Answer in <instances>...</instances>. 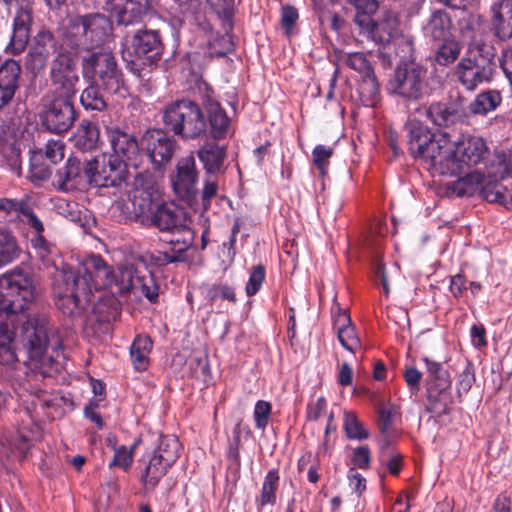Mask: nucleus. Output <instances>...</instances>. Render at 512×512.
Segmentation results:
<instances>
[{"label":"nucleus","mask_w":512,"mask_h":512,"mask_svg":"<svg viewBox=\"0 0 512 512\" xmlns=\"http://www.w3.org/2000/svg\"><path fill=\"white\" fill-rule=\"evenodd\" d=\"M115 279L113 268L99 255L86 258L78 270L63 265L52 275L55 304L66 316H81L90 302L92 291L112 286Z\"/></svg>","instance_id":"1"},{"label":"nucleus","mask_w":512,"mask_h":512,"mask_svg":"<svg viewBox=\"0 0 512 512\" xmlns=\"http://www.w3.org/2000/svg\"><path fill=\"white\" fill-rule=\"evenodd\" d=\"M405 128L409 151L414 157L421 159L433 173L458 175L456 144L447 133H432L427 126L417 121H410Z\"/></svg>","instance_id":"2"},{"label":"nucleus","mask_w":512,"mask_h":512,"mask_svg":"<svg viewBox=\"0 0 512 512\" xmlns=\"http://www.w3.org/2000/svg\"><path fill=\"white\" fill-rule=\"evenodd\" d=\"M166 129L183 139H196L206 134V115L200 106L190 100L169 104L163 111Z\"/></svg>","instance_id":"3"},{"label":"nucleus","mask_w":512,"mask_h":512,"mask_svg":"<svg viewBox=\"0 0 512 512\" xmlns=\"http://www.w3.org/2000/svg\"><path fill=\"white\" fill-rule=\"evenodd\" d=\"M49 321L45 316L33 315L23 323L21 339L28 350L31 359H39L40 369L43 375H51L58 371L52 356H45L49 344Z\"/></svg>","instance_id":"4"},{"label":"nucleus","mask_w":512,"mask_h":512,"mask_svg":"<svg viewBox=\"0 0 512 512\" xmlns=\"http://www.w3.org/2000/svg\"><path fill=\"white\" fill-rule=\"evenodd\" d=\"M427 86V69L414 61H402L395 68L387 89L404 100L417 101L424 96Z\"/></svg>","instance_id":"5"},{"label":"nucleus","mask_w":512,"mask_h":512,"mask_svg":"<svg viewBox=\"0 0 512 512\" xmlns=\"http://www.w3.org/2000/svg\"><path fill=\"white\" fill-rule=\"evenodd\" d=\"M82 74L91 82L100 83L105 90L117 93L122 85V74L113 53L100 49L82 58Z\"/></svg>","instance_id":"6"},{"label":"nucleus","mask_w":512,"mask_h":512,"mask_svg":"<svg viewBox=\"0 0 512 512\" xmlns=\"http://www.w3.org/2000/svg\"><path fill=\"white\" fill-rule=\"evenodd\" d=\"M90 185L122 190L128 186V164L117 156L102 154L88 160Z\"/></svg>","instance_id":"7"},{"label":"nucleus","mask_w":512,"mask_h":512,"mask_svg":"<svg viewBox=\"0 0 512 512\" xmlns=\"http://www.w3.org/2000/svg\"><path fill=\"white\" fill-rule=\"evenodd\" d=\"M171 184L175 194L189 206L196 203L199 195L198 180L199 171L193 154L181 157L170 176Z\"/></svg>","instance_id":"8"},{"label":"nucleus","mask_w":512,"mask_h":512,"mask_svg":"<svg viewBox=\"0 0 512 512\" xmlns=\"http://www.w3.org/2000/svg\"><path fill=\"white\" fill-rule=\"evenodd\" d=\"M41 119L43 126L50 132H67L77 119L74 100L44 97Z\"/></svg>","instance_id":"9"},{"label":"nucleus","mask_w":512,"mask_h":512,"mask_svg":"<svg viewBox=\"0 0 512 512\" xmlns=\"http://www.w3.org/2000/svg\"><path fill=\"white\" fill-rule=\"evenodd\" d=\"M359 33L377 45L389 44L400 33L398 15L392 10H384L377 20L360 18Z\"/></svg>","instance_id":"10"},{"label":"nucleus","mask_w":512,"mask_h":512,"mask_svg":"<svg viewBox=\"0 0 512 512\" xmlns=\"http://www.w3.org/2000/svg\"><path fill=\"white\" fill-rule=\"evenodd\" d=\"M146 227H155L161 232H170L172 229H181L184 244L191 241L190 221L185 213L171 204L159 202L148 220Z\"/></svg>","instance_id":"11"},{"label":"nucleus","mask_w":512,"mask_h":512,"mask_svg":"<svg viewBox=\"0 0 512 512\" xmlns=\"http://www.w3.org/2000/svg\"><path fill=\"white\" fill-rule=\"evenodd\" d=\"M141 146L155 168L167 164L177 147V142L161 129L147 130L141 138Z\"/></svg>","instance_id":"12"},{"label":"nucleus","mask_w":512,"mask_h":512,"mask_svg":"<svg viewBox=\"0 0 512 512\" xmlns=\"http://www.w3.org/2000/svg\"><path fill=\"white\" fill-rule=\"evenodd\" d=\"M72 25L78 33H82L84 44L88 48L98 47L104 43L112 31L111 21L101 14L77 17L73 20Z\"/></svg>","instance_id":"13"},{"label":"nucleus","mask_w":512,"mask_h":512,"mask_svg":"<svg viewBox=\"0 0 512 512\" xmlns=\"http://www.w3.org/2000/svg\"><path fill=\"white\" fill-rule=\"evenodd\" d=\"M106 133L113 150V154L108 155L117 156L137 168L141 153L136 137L118 126L107 127Z\"/></svg>","instance_id":"14"},{"label":"nucleus","mask_w":512,"mask_h":512,"mask_svg":"<svg viewBox=\"0 0 512 512\" xmlns=\"http://www.w3.org/2000/svg\"><path fill=\"white\" fill-rule=\"evenodd\" d=\"M90 185L88 160L83 164L77 158H69L66 164L57 170L54 186L60 191H73Z\"/></svg>","instance_id":"15"},{"label":"nucleus","mask_w":512,"mask_h":512,"mask_svg":"<svg viewBox=\"0 0 512 512\" xmlns=\"http://www.w3.org/2000/svg\"><path fill=\"white\" fill-rule=\"evenodd\" d=\"M134 55L143 65H155L161 58L163 45L156 30H137L131 40Z\"/></svg>","instance_id":"16"},{"label":"nucleus","mask_w":512,"mask_h":512,"mask_svg":"<svg viewBox=\"0 0 512 512\" xmlns=\"http://www.w3.org/2000/svg\"><path fill=\"white\" fill-rule=\"evenodd\" d=\"M13 221H22L34 228L37 233H41L44 230L42 222L34 214L27 199L1 198L0 224Z\"/></svg>","instance_id":"17"},{"label":"nucleus","mask_w":512,"mask_h":512,"mask_svg":"<svg viewBox=\"0 0 512 512\" xmlns=\"http://www.w3.org/2000/svg\"><path fill=\"white\" fill-rule=\"evenodd\" d=\"M106 5L120 26L140 24L149 9V0H107Z\"/></svg>","instance_id":"18"},{"label":"nucleus","mask_w":512,"mask_h":512,"mask_svg":"<svg viewBox=\"0 0 512 512\" xmlns=\"http://www.w3.org/2000/svg\"><path fill=\"white\" fill-rule=\"evenodd\" d=\"M57 49V42L49 30H40L33 38L29 53L26 56V67L33 71L42 70L50 55Z\"/></svg>","instance_id":"19"},{"label":"nucleus","mask_w":512,"mask_h":512,"mask_svg":"<svg viewBox=\"0 0 512 512\" xmlns=\"http://www.w3.org/2000/svg\"><path fill=\"white\" fill-rule=\"evenodd\" d=\"M455 144L457 148L455 161L458 164V175L482 162L488 152L484 139L477 136L463 138Z\"/></svg>","instance_id":"20"},{"label":"nucleus","mask_w":512,"mask_h":512,"mask_svg":"<svg viewBox=\"0 0 512 512\" xmlns=\"http://www.w3.org/2000/svg\"><path fill=\"white\" fill-rule=\"evenodd\" d=\"M493 68L463 57L456 66L455 74L460 84L468 91H474L479 85L490 82Z\"/></svg>","instance_id":"21"},{"label":"nucleus","mask_w":512,"mask_h":512,"mask_svg":"<svg viewBox=\"0 0 512 512\" xmlns=\"http://www.w3.org/2000/svg\"><path fill=\"white\" fill-rule=\"evenodd\" d=\"M22 69L13 59L0 64V110L6 107L20 88Z\"/></svg>","instance_id":"22"},{"label":"nucleus","mask_w":512,"mask_h":512,"mask_svg":"<svg viewBox=\"0 0 512 512\" xmlns=\"http://www.w3.org/2000/svg\"><path fill=\"white\" fill-rule=\"evenodd\" d=\"M460 25L461 34L464 37L471 38L465 57L494 69V58L496 55L494 48L482 40L476 39L474 35H472L473 26L470 19L464 18Z\"/></svg>","instance_id":"23"},{"label":"nucleus","mask_w":512,"mask_h":512,"mask_svg":"<svg viewBox=\"0 0 512 512\" xmlns=\"http://www.w3.org/2000/svg\"><path fill=\"white\" fill-rule=\"evenodd\" d=\"M492 30L500 40L512 37V0H500L491 7Z\"/></svg>","instance_id":"24"},{"label":"nucleus","mask_w":512,"mask_h":512,"mask_svg":"<svg viewBox=\"0 0 512 512\" xmlns=\"http://www.w3.org/2000/svg\"><path fill=\"white\" fill-rule=\"evenodd\" d=\"M427 115L437 126H450L462 123L467 118L464 109L457 103H433L429 106Z\"/></svg>","instance_id":"25"},{"label":"nucleus","mask_w":512,"mask_h":512,"mask_svg":"<svg viewBox=\"0 0 512 512\" xmlns=\"http://www.w3.org/2000/svg\"><path fill=\"white\" fill-rule=\"evenodd\" d=\"M453 29L451 16L445 11L436 10L427 21L424 34L429 40L436 43L452 38Z\"/></svg>","instance_id":"26"},{"label":"nucleus","mask_w":512,"mask_h":512,"mask_svg":"<svg viewBox=\"0 0 512 512\" xmlns=\"http://www.w3.org/2000/svg\"><path fill=\"white\" fill-rule=\"evenodd\" d=\"M197 155L203 163L206 173L215 175L224 172V163L227 157L225 146H220L214 142H206L198 149Z\"/></svg>","instance_id":"27"},{"label":"nucleus","mask_w":512,"mask_h":512,"mask_svg":"<svg viewBox=\"0 0 512 512\" xmlns=\"http://www.w3.org/2000/svg\"><path fill=\"white\" fill-rule=\"evenodd\" d=\"M206 118L209 122V134L212 138L219 140L228 135L230 119L218 103L208 105Z\"/></svg>","instance_id":"28"},{"label":"nucleus","mask_w":512,"mask_h":512,"mask_svg":"<svg viewBox=\"0 0 512 512\" xmlns=\"http://www.w3.org/2000/svg\"><path fill=\"white\" fill-rule=\"evenodd\" d=\"M484 176L478 171L447 184V192L452 196L464 197L473 195L483 184Z\"/></svg>","instance_id":"29"},{"label":"nucleus","mask_w":512,"mask_h":512,"mask_svg":"<svg viewBox=\"0 0 512 512\" xmlns=\"http://www.w3.org/2000/svg\"><path fill=\"white\" fill-rule=\"evenodd\" d=\"M51 90L45 97L74 100L76 84L79 81L77 74L51 78Z\"/></svg>","instance_id":"30"},{"label":"nucleus","mask_w":512,"mask_h":512,"mask_svg":"<svg viewBox=\"0 0 512 512\" xmlns=\"http://www.w3.org/2000/svg\"><path fill=\"white\" fill-rule=\"evenodd\" d=\"M502 101V97L497 90H487L476 96L469 104V112L473 115H486L494 111Z\"/></svg>","instance_id":"31"},{"label":"nucleus","mask_w":512,"mask_h":512,"mask_svg":"<svg viewBox=\"0 0 512 512\" xmlns=\"http://www.w3.org/2000/svg\"><path fill=\"white\" fill-rule=\"evenodd\" d=\"M152 349V341L147 336H137L130 348V356L136 370L144 371L149 364L148 355Z\"/></svg>","instance_id":"32"},{"label":"nucleus","mask_w":512,"mask_h":512,"mask_svg":"<svg viewBox=\"0 0 512 512\" xmlns=\"http://www.w3.org/2000/svg\"><path fill=\"white\" fill-rule=\"evenodd\" d=\"M158 198L159 197L156 196L144 197V195L132 194V213L135 221L145 226L150 219L154 208H156V205L159 203Z\"/></svg>","instance_id":"33"},{"label":"nucleus","mask_w":512,"mask_h":512,"mask_svg":"<svg viewBox=\"0 0 512 512\" xmlns=\"http://www.w3.org/2000/svg\"><path fill=\"white\" fill-rule=\"evenodd\" d=\"M170 467L171 465H166L163 459L161 460L153 454L145 466L144 473L141 477L142 483L146 487L154 489L166 475Z\"/></svg>","instance_id":"34"},{"label":"nucleus","mask_w":512,"mask_h":512,"mask_svg":"<svg viewBox=\"0 0 512 512\" xmlns=\"http://www.w3.org/2000/svg\"><path fill=\"white\" fill-rule=\"evenodd\" d=\"M427 367V386L429 390L435 389L439 392L450 387V379L447 370L441 363L432 361L428 358L424 359Z\"/></svg>","instance_id":"35"},{"label":"nucleus","mask_w":512,"mask_h":512,"mask_svg":"<svg viewBox=\"0 0 512 512\" xmlns=\"http://www.w3.org/2000/svg\"><path fill=\"white\" fill-rule=\"evenodd\" d=\"M181 444L174 435L161 436L153 454L163 459L166 465H173L180 456Z\"/></svg>","instance_id":"36"},{"label":"nucleus","mask_w":512,"mask_h":512,"mask_svg":"<svg viewBox=\"0 0 512 512\" xmlns=\"http://www.w3.org/2000/svg\"><path fill=\"white\" fill-rule=\"evenodd\" d=\"M99 140V130L96 125L91 123H82L74 135L75 146L83 151H92L97 147Z\"/></svg>","instance_id":"37"},{"label":"nucleus","mask_w":512,"mask_h":512,"mask_svg":"<svg viewBox=\"0 0 512 512\" xmlns=\"http://www.w3.org/2000/svg\"><path fill=\"white\" fill-rule=\"evenodd\" d=\"M358 91L361 101L365 106H374L376 104L380 93V86L374 72L361 77Z\"/></svg>","instance_id":"38"},{"label":"nucleus","mask_w":512,"mask_h":512,"mask_svg":"<svg viewBox=\"0 0 512 512\" xmlns=\"http://www.w3.org/2000/svg\"><path fill=\"white\" fill-rule=\"evenodd\" d=\"M438 47L435 50V61L437 64L447 66L455 62L461 51L460 44L453 38L436 42Z\"/></svg>","instance_id":"39"},{"label":"nucleus","mask_w":512,"mask_h":512,"mask_svg":"<svg viewBox=\"0 0 512 512\" xmlns=\"http://www.w3.org/2000/svg\"><path fill=\"white\" fill-rule=\"evenodd\" d=\"M131 185L132 190L129 192L132 194L159 197V189L154 176L148 171L136 173Z\"/></svg>","instance_id":"40"},{"label":"nucleus","mask_w":512,"mask_h":512,"mask_svg":"<svg viewBox=\"0 0 512 512\" xmlns=\"http://www.w3.org/2000/svg\"><path fill=\"white\" fill-rule=\"evenodd\" d=\"M100 85V83L91 82L83 90L80 102L85 109L103 111L107 107V102L99 88Z\"/></svg>","instance_id":"41"},{"label":"nucleus","mask_w":512,"mask_h":512,"mask_svg":"<svg viewBox=\"0 0 512 512\" xmlns=\"http://www.w3.org/2000/svg\"><path fill=\"white\" fill-rule=\"evenodd\" d=\"M20 248L16 238L9 232L0 230V267L18 258Z\"/></svg>","instance_id":"42"},{"label":"nucleus","mask_w":512,"mask_h":512,"mask_svg":"<svg viewBox=\"0 0 512 512\" xmlns=\"http://www.w3.org/2000/svg\"><path fill=\"white\" fill-rule=\"evenodd\" d=\"M340 60L349 68L358 72L361 77L374 72L370 61L363 52L345 53L341 55Z\"/></svg>","instance_id":"43"},{"label":"nucleus","mask_w":512,"mask_h":512,"mask_svg":"<svg viewBox=\"0 0 512 512\" xmlns=\"http://www.w3.org/2000/svg\"><path fill=\"white\" fill-rule=\"evenodd\" d=\"M73 74H77L73 58L67 52L59 53L51 62L50 79Z\"/></svg>","instance_id":"44"},{"label":"nucleus","mask_w":512,"mask_h":512,"mask_svg":"<svg viewBox=\"0 0 512 512\" xmlns=\"http://www.w3.org/2000/svg\"><path fill=\"white\" fill-rule=\"evenodd\" d=\"M140 272L132 265H123L119 267L118 273H115L116 279L113 285L118 287L120 293H128L135 288L136 275Z\"/></svg>","instance_id":"45"},{"label":"nucleus","mask_w":512,"mask_h":512,"mask_svg":"<svg viewBox=\"0 0 512 512\" xmlns=\"http://www.w3.org/2000/svg\"><path fill=\"white\" fill-rule=\"evenodd\" d=\"M159 287L157 286L151 272L145 269L143 274L136 275L135 288L133 291H140L148 300L156 302Z\"/></svg>","instance_id":"46"},{"label":"nucleus","mask_w":512,"mask_h":512,"mask_svg":"<svg viewBox=\"0 0 512 512\" xmlns=\"http://www.w3.org/2000/svg\"><path fill=\"white\" fill-rule=\"evenodd\" d=\"M279 476L276 470L267 473L259 499V506L273 505L276 502V490L278 488Z\"/></svg>","instance_id":"47"},{"label":"nucleus","mask_w":512,"mask_h":512,"mask_svg":"<svg viewBox=\"0 0 512 512\" xmlns=\"http://www.w3.org/2000/svg\"><path fill=\"white\" fill-rule=\"evenodd\" d=\"M344 430L349 439L363 440L369 437L368 430L358 420L356 414L351 411L344 413Z\"/></svg>","instance_id":"48"},{"label":"nucleus","mask_w":512,"mask_h":512,"mask_svg":"<svg viewBox=\"0 0 512 512\" xmlns=\"http://www.w3.org/2000/svg\"><path fill=\"white\" fill-rule=\"evenodd\" d=\"M92 313L99 323L110 322L118 315L116 304L112 299H99L94 303Z\"/></svg>","instance_id":"49"},{"label":"nucleus","mask_w":512,"mask_h":512,"mask_svg":"<svg viewBox=\"0 0 512 512\" xmlns=\"http://www.w3.org/2000/svg\"><path fill=\"white\" fill-rule=\"evenodd\" d=\"M299 20L298 10L291 5H283L281 8L280 25L287 37L296 33V26Z\"/></svg>","instance_id":"50"},{"label":"nucleus","mask_w":512,"mask_h":512,"mask_svg":"<svg viewBox=\"0 0 512 512\" xmlns=\"http://www.w3.org/2000/svg\"><path fill=\"white\" fill-rule=\"evenodd\" d=\"M218 184L215 181L206 180L204 187L201 191V203L196 200L191 208L196 212H200L201 217H204V213L209 209L211 200L217 196Z\"/></svg>","instance_id":"51"},{"label":"nucleus","mask_w":512,"mask_h":512,"mask_svg":"<svg viewBox=\"0 0 512 512\" xmlns=\"http://www.w3.org/2000/svg\"><path fill=\"white\" fill-rule=\"evenodd\" d=\"M24 390L28 393V396L31 398L30 403L34 410L54 407L57 405L56 401L57 397H52L46 391L38 389L34 390L29 385V387H24Z\"/></svg>","instance_id":"52"},{"label":"nucleus","mask_w":512,"mask_h":512,"mask_svg":"<svg viewBox=\"0 0 512 512\" xmlns=\"http://www.w3.org/2000/svg\"><path fill=\"white\" fill-rule=\"evenodd\" d=\"M346 3L352 5L356 9L354 23L359 27V19L372 18V15L377 12L379 3L377 0H345Z\"/></svg>","instance_id":"53"},{"label":"nucleus","mask_w":512,"mask_h":512,"mask_svg":"<svg viewBox=\"0 0 512 512\" xmlns=\"http://www.w3.org/2000/svg\"><path fill=\"white\" fill-rule=\"evenodd\" d=\"M134 448L135 446H131L129 448L125 445H121L118 448L113 446L114 457L109 462L108 467L110 469L120 467L124 470H128L133 462Z\"/></svg>","instance_id":"54"},{"label":"nucleus","mask_w":512,"mask_h":512,"mask_svg":"<svg viewBox=\"0 0 512 512\" xmlns=\"http://www.w3.org/2000/svg\"><path fill=\"white\" fill-rule=\"evenodd\" d=\"M333 148L325 145H317L312 151L313 163L324 177L327 174L329 159L333 155Z\"/></svg>","instance_id":"55"},{"label":"nucleus","mask_w":512,"mask_h":512,"mask_svg":"<svg viewBox=\"0 0 512 512\" xmlns=\"http://www.w3.org/2000/svg\"><path fill=\"white\" fill-rule=\"evenodd\" d=\"M341 345L350 352H355L361 347V342L356 334L354 325L339 329L337 332Z\"/></svg>","instance_id":"56"},{"label":"nucleus","mask_w":512,"mask_h":512,"mask_svg":"<svg viewBox=\"0 0 512 512\" xmlns=\"http://www.w3.org/2000/svg\"><path fill=\"white\" fill-rule=\"evenodd\" d=\"M30 37V30L13 27L9 49L13 54H19L26 48Z\"/></svg>","instance_id":"57"},{"label":"nucleus","mask_w":512,"mask_h":512,"mask_svg":"<svg viewBox=\"0 0 512 512\" xmlns=\"http://www.w3.org/2000/svg\"><path fill=\"white\" fill-rule=\"evenodd\" d=\"M224 25L226 34L216 38L213 42L210 43V51H212V54L216 56H224L233 50L231 37L227 33V31L231 28H229L226 24V20H224Z\"/></svg>","instance_id":"58"},{"label":"nucleus","mask_w":512,"mask_h":512,"mask_svg":"<svg viewBox=\"0 0 512 512\" xmlns=\"http://www.w3.org/2000/svg\"><path fill=\"white\" fill-rule=\"evenodd\" d=\"M265 278V268L263 265H256L252 268L249 280L246 285V293L248 296L255 295L261 288Z\"/></svg>","instance_id":"59"},{"label":"nucleus","mask_w":512,"mask_h":512,"mask_svg":"<svg viewBox=\"0 0 512 512\" xmlns=\"http://www.w3.org/2000/svg\"><path fill=\"white\" fill-rule=\"evenodd\" d=\"M475 382V372L471 364H468L465 369L459 374L457 381L458 395L468 393Z\"/></svg>","instance_id":"60"},{"label":"nucleus","mask_w":512,"mask_h":512,"mask_svg":"<svg viewBox=\"0 0 512 512\" xmlns=\"http://www.w3.org/2000/svg\"><path fill=\"white\" fill-rule=\"evenodd\" d=\"M271 413V404L267 401L259 400L254 409V419L256 427L265 429L268 424V418Z\"/></svg>","instance_id":"61"},{"label":"nucleus","mask_w":512,"mask_h":512,"mask_svg":"<svg viewBox=\"0 0 512 512\" xmlns=\"http://www.w3.org/2000/svg\"><path fill=\"white\" fill-rule=\"evenodd\" d=\"M208 297L211 301L224 299L230 302L236 301L234 290L227 285H214L208 290Z\"/></svg>","instance_id":"62"},{"label":"nucleus","mask_w":512,"mask_h":512,"mask_svg":"<svg viewBox=\"0 0 512 512\" xmlns=\"http://www.w3.org/2000/svg\"><path fill=\"white\" fill-rule=\"evenodd\" d=\"M172 235V238L169 240V243L172 245V248L174 251H177L179 253L185 254V252L193 245L194 239H195V232L191 228V241L190 243L184 244L181 241V238H183V234L181 229L175 228L172 229L169 232Z\"/></svg>","instance_id":"63"},{"label":"nucleus","mask_w":512,"mask_h":512,"mask_svg":"<svg viewBox=\"0 0 512 512\" xmlns=\"http://www.w3.org/2000/svg\"><path fill=\"white\" fill-rule=\"evenodd\" d=\"M45 156L56 164L64 158V144L61 141H48L45 147Z\"/></svg>","instance_id":"64"}]
</instances>
